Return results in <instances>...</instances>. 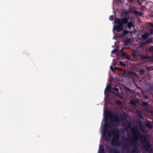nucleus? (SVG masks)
Listing matches in <instances>:
<instances>
[{"label":"nucleus","mask_w":153,"mask_h":153,"mask_svg":"<svg viewBox=\"0 0 153 153\" xmlns=\"http://www.w3.org/2000/svg\"><path fill=\"white\" fill-rule=\"evenodd\" d=\"M98 153H105V150L103 148H100H100Z\"/></svg>","instance_id":"obj_14"},{"label":"nucleus","mask_w":153,"mask_h":153,"mask_svg":"<svg viewBox=\"0 0 153 153\" xmlns=\"http://www.w3.org/2000/svg\"><path fill=\"white\" fill-rule=\"evenodd\" d=\"M149 34L148 33H146L142 35V38L143 40H146L148 37Z\"/></svg>","instance_id":"obj_11"},{"label":"nucleus","mask_w":153,"mask_h":153,"mask_svg":"<svg viewBox=\"0 0 153 153\" xmlns=\"http://www.w3.org/2000/svg\"><path fill=\"white\" fill-rule=\"evenodd\" d=\"M151 16L152 17H153V15H151Z\"/></svg>","instance_id":"obj_44"},{"label":"nucleus","mask_w":153,"mask_h":153,"mask_svg":"<svg viewBox=\"0 0 153 153\" xmlns=\"http://www.w3.org/2000/svg\"><path fill=\"white\" fill-rule=\"evenodd\" d=\"M132 133L134 134L131 140V138H125L124 142L129 143L131 146L133 147L131 150V153H138V149L137 146V141L139 140L140 141L143 143V147L146 150L150 152L152 150V145L150 143L146 136L141 134L136 127H134L131 128Z\"/></svg>","instance_id":"obj_1"},{"label":"nucleus","mask_w":153,"mask_h":153,"mask_svg":"<svg viewBox=\"0 0 153 153\" xmlns=\"http://www.w3.org/2000/svg\"><path fill=\"white\" fill-rule=\"evenodd\" d=\"M104 128L102 132L106 140H108L110 139L111 135V132L113 134L112 138L114 139L115 140H119L120 137L119 131L116 128H114L110 131H108L107 128L110 127L108 123H106L104 124Z\"/></svg>","instance_id":"obj_3"},{"label":"nucleus","mask_w":153,"mask_h":153,"mask_svg":"<svg viewBox=\"0 0 153 153\" xmlns=\"http://www.w3.org/2000/svg\"><path fill=\"white\" fill-rule=\"evenodd\" d=\"M146 44V41L144 42H140V45L141 46H143V45H145V44Z\"/></svg>","instance_id":"obj_33"},{"label":"nucleus","mask_w":153,"mask_h":153,"mask_svg":"<svg viewBox=\"0 0 153 153\" xmlns=\"http://www.w3.org/2000/svg\"><path fill=\"white\" fill-rule=\"evenodd\" d=\"M129 19V16L121 19L115 18L114 22L117 25L114 27V29L118 32H120L123 30L124 26L126 24H127V26L129 29H131L132 27H134L135 26L134 22L131 21L128 22Z\"/></svg>","instance_id":"obj_2"},{"label":"nucleus","mask_w":153,"mask_h":153,"mask_svg":"<svg viewBox=\"0 0 153 153\" xmlns=\"http://www.w3.org/2000/svg\"><path fill=\"white\" fill-rule=\"evenodd\" d=\"M114 19V16H111L109 17V19L110 20H113Z\"/></svg>","instance_id":"obj_30"},{"label":"nucleus","mask_w":153,"mask_h":153,"mask_svg":"<svg viewBox=\"0 0 153 153\" xmlns=\"http://www.w3.org/2000/svg\"><path fill=\"white\" fill-rule=\"evenodd\" d=\"M119 54L121 57L125 56L126 55V54L124 52H122L121 53H120Z\"/></svg>","instance_id":"obj_22"},{"label":"nucleus","mask_w":153,"mask_h":153,"mask_svg":"<svg viewBox=\"0 0 153 153\" xmlns=\"http://www.w3.org/2000/svg\"><path fill=\"white\" fill-rule=\"evenodd\" d=\"M152 38L149 39H147L146 41V44H148L152 42Z\"/></svg>","instance_id":"obj_21"},{"label":"nucleus","mask_w":153,"mask_h":153,"mask_svg":"<svg viewBox=\"0 0 153 153\" xmlns=\"http://www.w3.org/2000/svg\"><path fill=\"white\" fill-rule=\"evenodd\" d=\"M142 104L145 107H147L148 105V103L146 102H143Z\"/></svg>","instance_id":"obj_23"},{"label":"nucleus","mask_w":153,"mask_h":153,"mask_svg":"<svg viewBox=\"0 0 153 153\" xmlns=\"http://www.w3.org/2000/svg\"><path fill=\"white\" fill-rule=\"evenodd\" d=\"M137 114H138L139 117L140 118H143V116L142 112L140 111H137Z\"/></svg>","instance_id":"obj_18"},{"label":"nucleus","mask_w":153,"mask_h":153,"mask_svg":"<svg viewBox=\"0 0 153 153\" xmlns=\"http://www.w3.org/2000/svg\"><path fill=\"white\" fill-rule=\"evenodd\" d=\"M126 146L127 147H128L129 146L128 145V144H127Z\"/></svg>","instance_id":"obj_43"},{"label":"nucleus","mask_w":153,"mask_h":153,"mask_svg":"<svg viewBox=\"0 0 153 153\" xmlns=\"http://www.w3.org/2000/svg\"><path fill=\"white\" fill-rule=\"evenodd\" d=\"M134 8H129V10H127L126 11H125L124 12V15H125L127 16H128L129 14L131 12H132V11H133V10H132Z\"/></svg>","instance_id":"obj_10"},{"label":"nucleus","mask_w":153,"mask_h":153,"mask_svg":"<svg viewBox=\"0 0 153 153\" xmlns=\"http://www.w3.org/2000/svg\"><path fill=\"white\" fill-rule=\"evenodd\" d=\"M116 103L117 104H122V102L119 100H117L116 101Z\"/></svg>","instance_id":"obj_25"},{"label":"nucleus","mask_w":153,"mask_h":153,"mask_svg":"<svg viewBox=\"0 0 153 153\" xmlns=\"http://www.w3.org/2000/svg\"><path fill=\"white\" fill-rule=\"evenodd\" d=\"M146 126L150 129L152 128V126L149 120H147V123H146Z\"/></svg>","instance_id":"obj_12"},{"label":"nucleus","mask_w":153,"mask_h":153,"mask_svg":"<svg viewBox=\"0 0 153 153\" xmlns=\"http://www.w3.org/2000/svg\"><path fill=\"white\" fill-rule=\"evenodd\" d=\"M111 143V145L113 146H116L117 145H119L120 144V143L119 142V140H114V138H112V139Z\"/></svg>","instance_id":"obj_8"},{"label":"nucleus","mask_w":153,"mask_h":153,"mask_svg":"<svg viewBox=\"0 0 153 153\" xmlns=\"http://www.w3.org/2000/svg\"><path fill=\"white\" fill-rule=\"evenodd\" d=\"M130 31L125 30L123 32V34L122 35V36L123 37L125 36L126 35H127L128 34L130 33Z\"/></svg>","instance_id":"obj_13"},{"label":"nucleus","mask_w":153,"mask_h":153,"mask_svg":"<svg viewBox=\"0 0 153 153\" xmlns=\"http://www.w3.org/2000/svg\"><path fill=\"white\" fill-rule=\"evenodd\" d=\"M105 116L108 117L111 120L114 122H117L119 121V118L117 114H112L111 111H108L105 114Z\"/></svg>","instance_id":"obj_4"},{"label":"nucleus","mask_w":153,"mask_h":153,"mask_svg":"<svg viewBox=\"0 0 153 153\" xmlns=\"http://www.w3.org/2000/svg\"><path fill=\"white\" fill-rule=\"evenodd\" d=\"M133 0H128V1H129V2H131L133 1Z\"/></svg>","instance_id":"obj_41"},{"label":"nucleus","mask_w":153,"mask_h":153,"mask_svg":"<svg viewBox=\"0 0 153 153\" xmlns=\"http://www.w3.org/2000/svg\"><path fill=\"white\" fill-rule=\"evenodd\" d=\"M128 74L129 75H134L136 74V73H135L134 72H129L128 73Z\"/></svg>","instance_id":"obj_24"},{"label":"nucleus","mask_w":153,"mask_h":153,"mask_svg":"<svg viewBox=\"0 0 153 153\" xmlns=\"http://www.w3.org/2000/svg\"><path fill=\"white\" fill-rule=\"evenodd\" d=\"M112 88L114 91H116L118 92V91H119V89L113 87V88Z\"/></svg>","instance_id":"obj_31"},{"label":"nucleus","mask_w":153,"mask_h":153,"mask_svg":"<svg viewBox=\"0 0 153 153\" xmlns=\"http://www.w3.org/2000/svg\"><path fill=\"white\" fill-rule=\"evenodd\" d=\"M140 57L142 59H148L149 58V56L147 55H141Z\"/></svg>","instance_id":"obj_20"},{"label":"nucleus","mask_w":153,"mask_h":153,"mask_svg":"<svg viewBox=\"0 0 153 153\" xmlns=\"http://www.w3.org/2000/svg\"><path fill=\"white\" fill-rule=\"evenodd\" d=\"M140 128L142 129H143V128L145 129L146 128V127L145 125H143L141 124Z\"/></svg>","instance_id":"obj_27"},{"label":"nucleus","mask_w":153,"mask_h":153,"mask_svg":"<svg viewBox=\"0 0 153 153\" xmlns=\"http://www.w3.org/2000/svg\"><path fill=\"white\" fill-rule=\"evenodd\" d=\"M124 0H118V2L121 3L124 1Z\"/></svg>","instance_id":"obj_36"},{"label":"nucleus","mask_w":153,"mask_h":153,"mask_svg":"<svg viewBox=\"0 0 153 153\" xmlns=\"http://www.w3.org/2000/svg\"><path fill=\"white\" fill-rule=\"evenodd\" d=\"M120 65H122V66H123L125 67L126 66V64L125 63L123 62L120 61Z\"/></svg>","instance_id":"obj_26"},{"label":"nucleus","mask_w":153,"mask_h":153,"mask_svg":"<svg viewBox=\"0 0 153 153\" xmlns=\"http://www.w3.org/2000/svg\"><path fill=\"white\" fill-rule=\"evenodd\" d=\"M107 88H108V89H107L108 91L110 92L112 94H114V95L115 96L119 97H121V95L120 94H119L116 93L112 91H110V90L111 88V86L110 85H108V86H107V88H105V92H104L105 93L106 92V90Z\"/></svg>","instance_id":"obj_6"},{"label":"nucleus","mask_w":153,"mask_h":153,"mask_svg":"<svg viewBox=\"0 0 153 153\" xmlns=\"http://www.w3.org/2000/svg\"><path fill=\"white\" fill-rule=\"evenodd\" d=\"M130 42V39H126L125 40V45L126 46H128L129 45V43Z\"/></svg>","instance_id":"obj_16"},{"label":"nucleus","mask_w":153,"mask_h":153,"mask_svg":"<svg viewBox=\"0 0 153 153\" xmlns=\"http://www.w3.org/2000/svg\"><path fill=\"white\" fill-rule=\"evenodd\" d=\"M150 26L153 28V23H150Z\"/></svg>","instance_id":"obj_38"},{"label":"nucleus","mask_w":153,"mask_h":153,"mask_svg":"<svg viewBox=\"0 0 153 153\" xmlns=\"http://www.w3.org/2000/svg\"><path fill=\"white\" fill-rule=\"evenodd\" d=\"M132 13L134 14L138 15L140 16H142L144 14L143 12L139 11L137 10H133L132 11Z\"/></svg>","instance_id":"obj_9"},{"label":"nucleus","mask_w":153,"mask_h":153,"mask_svg":"<svg viewBox=\"0 0 153 153\" xmlns=\"http://www.w3.org/2000/svg\"><path fill=\"white\" fill-rule=\"evenodd\" d=\"M125 88L126 90L128 91H131V90L128 87H125Z\"/></svg>","instance_id":"obj_28"},{"label":"nucleus","mask_w":153,"mask_h":153,"mask_svg":"<svg viewBox=\"0 0 153 153\" xmlns=\"http://www.w3.org/2000/svg\"><path fill=\"white\" fill-rule=\"evenodd\" d=\"M141 53L139 52H138L136 51H134L133 53L132 57L133 58H137L141 57Z\"/></svg>","instance_id":"obj_7"},{"label":"nucleus","mask_w":153,"mask_h":153,"mask_svg":"<svg viewBox=\"0 0 153 153\" xmlns=\"http://www.w3.org/2000/svg\"><path fill=\"white\" fill-rule=\"evenodd\" d=\"M152 122H153V121H152Z\"/></svg>","instance_id":"obj_46"},{"label":"nucleus","mask_w":153,"mask_h":153,"mask_svg":"<svg viewBox=\"0 0 153 153\" xmlns=\"http://www.w3.org/2000/svg\"><path fill=\"white\" fill-rule=\"evenodd\" d=\"M110 69L111 70V71H114V68H113V67L112 66H110Z\"/></svg>","instance_id":"obj_37"},{"label":"nucleus","mask_w":153,"mask_h":153,"mask_svg":"<svg viewBox=\"0 0 153 153\" xmlns=\"http://www.w3.org/2000/svg\"><path fill=\"white\" fill-rule=\"evenodd\" d=\"M105 149L106 151L108 153H120L119 151L114 148H111L109 146H106Z\"/></svg>","instance_id":"obj_5"},{"label":"nucleus","mask_w":153,"mask_h":153,"mask_svg":"<svg viewBox=\"0 0 153 153\" xmlns=\"http://www.w3.org/2000/svg\"><path fill=\"white\" fill-rule=\"evenodd\" d=\"M120 119L122 121L126 120V116L125 115H121L120 117Z\"/></svg>","instance_id":"obj_17"},{"label":"nucleus","mask_w":153,"mask_h":153,"mask_svg":"<svg viewBox=\"0 0 153 153\" xmlns=\"http://www.w3.org/2000/svg\"><path fill=\"white\" fill-rule=\"evenodd\" d=\"M149 89L150 92H153V84H151L149 85Z\"/></svg>","instance_id":"obj_15"},{"label":"nucleus","mask_w":153,"mask_h":153,"mask_svg":"<svg viewBox=\"0 0 153 153\" xmlns=\"http://www.w3.org/2000/svg\"><path fill=\"white\" fill-rule=\"evenodd\" d=\"M123 48H122V49H121V50H120V53H121V52H123Z\"/></svg>","instance_id":"obj_39"},{"label":"nucleus","mask_w":153,"mask_h":153,"mask_svg":"<svg viewBox=\"0 0 153 153\" xmlns=\"http://www.w3.org/2000/svg\"><path fill=\"white\" fill-rule=\"evenodd\" d=\"M149 33L150 35L153 34V29H152L149 30Z\"/></svg>","instance_id":"obj_29"},{"label":"nucleus","mask_w":153,"mask_h":153,"mask_svg":"<svg viewBox=\"0 0 153 153\" xmlns=\"http://www.w3.org/2000/svg\"><path fill=\"white\" fill-rule=\"evenodd\" d=\"M131 124H130V123H129L127 125L128 127L130 128L131 127Z\"/></svg>","instance_id":"obj_34"},{"label":"nucleus","mask_w":153,"mask_h":153,"mask_svg":"<svg viewBox=\"0 0 153 153\" xmlns=\"http://www.w3.org/2000/svg\"><path fill=\"white\" fill-rule=\"evenodd\" d=\"M118 69H120V68L118 67H115L114 68V71H116L118 70Z\"/></svg>","instance_id":"obj_35"},{"label":"nucleus","mask_w":153,"mask_h":153,"mask_svg":"<svg viewBox=\"0 0 153 153\" xmlns=\"http://www.w3.org/2000/svg\"><path fill=\"white\" fill-rule=\"evenodd\" d=\"M148 51L151 53H153V46H150L149 48Z\"/></svg>","instance_id":"obj_19"},{"label":"nucleus","mask_w":153,"mask_h":153,"mask_svg":"<svg viewBox=\"0 0 153 153\" xmlns=\"http://www.w3.org/2000/svg\"><path fill=\"white\" fill-rule=\"evenodd\" d=\"M117 70H118L119 71H121L122 70V69L120 68V69H118Z\"/></svg>","instance_id":"obj_40"},{"label":"nucleus","mask_w":153,"mask_h":153,"mask_svg":"<svg viewBox=\"0 0 153 153\" xmlns=\"http://www.w3.org/2000/svg\"><path fill=\"white\" fill-rule=\"evenodd\" d=\"M115 52H118L117 50V49H114L111 51V52L113 53H114Z\"/></svg>","instance_id":"obj_32"},{"label":"nucleus","mask_w":153,"mask_h":153,"mask_svg":"<svg viewBox=\"0 0 153 153\" xmlns=\"http://www.w3.org/2000/svg\"><path fill=\"white\" fill-rule=\"evenodd\" d=\"M131 103L132 104H134V105H135V103H133V102H132V101H131Z\"/></svg>","instance_id":"obj_42"},{"label":"nucleus","mask_w":153,"mask_h":153,"mask_svg":"<svg viewBox=\"0 0 153 153\" xmlns=\"http://www.w3.org/2000/svg\"><path fill=\"white\" fill-rule=\"evenodd\" d=\"M107 119H108L106 117H105V120H107Z\"/></svg>","instance_id":"obj_45"}]
</instances>
